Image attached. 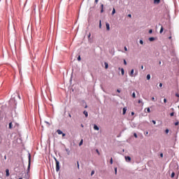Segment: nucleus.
I'll return each instance as SVG.
<instances>
[{"mask_svg": "<svg viewBox=\"0 0 179 179\" xmlns=\"http://www.w3.org/2000/svg\"><path fill=\"white\" fill-rule=\"evenodd\" d=\"M55 162L56 163V171H59V162L57 158H55Z\"/></svg>", "mask_w": 179, "mask_h": 179, "instance_id": "nucleus-1", "label": "nucleus"}, {"mask_svg": "<svg viewBox=\"0 0 179 179\" xmlns=\"http://www.w3.org/2000/svg\"><path fill=\"white\" fill-rule=\"evenodd\" d=\"M124 159H125L126 162H131V157H129V156H125Z\"/></svg>", "mask_w": 179, "mask_h": 179, "instance_id": "nucleus-2", "label": "nucleus"}, {"mask_svg": "<svg viewBox=\"0 0 179 179\" xmlns=\"http://www.w3.org/2000/svg\"><path fill=\"white\" fill-rule=\"evenodd\" d=\"M129 76H131V78H134V69H131V72L129 73Z\"/></svg>", "mask_w": 179, "mask_h": 179, "instance_id": "nucleus-3", "label": "nucleus"}, {"mask_svg": "<svg viewBox=\"0 0 179 179\" xmlns=\"http://www.w3.org/2000/svg\"><path fill=\"white\" fill-rule=\"evenodd\" d=\"M8 128L9 129H13V124H12V122H10L8 124Z\"/></svg>", "mask_w": 179, "mask_h": 179, "instance_id": "nucleus-4", "label": "nucleus"}, {"mask_svg": "<svg viewBox=\"0 0 179 179\" xmlns=\"http://www.w3.org/2000/svg\"><path fill=\"white\" fill-rule=\"evenodd\" d=\"M83 114L85 115L86 118H87V117H89V113H87V111L84 110Z\"/></svg>", "mask_w": 179, "mask_h": 179, "instance_id": "nucleus-5", "label": "nucleus"}, {"mask_svg": "<svg viewBox=\"0 0 179 179\" xmlns=\"http://www.w3.org/2000/svg\"><path fill=\"white\" fill-rule=\"evenodd\" d=\"M94 129L95 131H99V129H100V128H99V127H98L97 125L94 124Z\"/></svg>", "mask_w": 179, "mask_h": 179, "instance_id": "nucleus-6", "label": "nucleus"}, {"mask_svg": "<svg viewBox=\"0 0 179 179\" xmlns=\"http://www.w3.org/2000/svg\"><path fill=\"white\" fill-rule=\"evenodd\" d=\"M101 13H103V12H104V5L101 4Z\"/></svg>", "mask_w": 179, "mask_h": 179, "instance_id": "nucleus-7", "label": "nucleus"}, {"mask_svg": "<svg viewBox=\"0 0 179 179\" xmlns=\"http://www.w3.org/2000/svg\"><path fill=\"white\" fill-rule=\"evenodd\" d=\"M106 30H110V24H108V22H106Z\"/></svg>", "mask_w": 179, "mask_h": 179, "instance_id": "nucleus-8", "label": "nucleus"}, {"mask_svg": "<svg viewBox=\"0 0 179 179\" xmlns=\"http://www.w3.org/2000/svg\"><path fill=\"white\" fill-rule=\"evenodd\" d=\"M6 176L7 177H9V176H10L9 170H8V169H6Z\"/></svg>", "mask_w": 179, "mask_h": 179, "instance_id": "nucleus-9", "label": "nucleus"}, {"mask_svg": "<svg viewBox=\"0 0 179 179\" xmlns=\"http://www.w3.org/2000/svg\"><path fill=\"white\" fill-rule=\"evenodd\" d=\"M57 132L58 135H62V134H63L62 131H61L59 129H57Z\"/></svg>", "mask_w": 179, "mask_h": 179, "instance_id": "nucleus-10", "label": "nucleus"}, {"mask_svg": "<svg viewBox=\"0 0 179 179\" xmlns=\"http://www.w3.org/2000/svg\"><path fill=\"white\" fill-rule=\"evenodd\" d=\"M30 155L29 156V165H28V170H30Z\"/></svg>", "mask_w": 179, "mask_h": 179, "instance_id": "nucleus-11", "label": "nucleus"}, {"mask_svg": "<svg viewBox=\"0 0 179 179\" xmlns=\"http://www.w3.org/2000/svg\"><path fill=\"white\" fill-rule=\"evenodd\" d=\"M126 113H127V108H123V115H125Z\"/></svg>", "mask_w": 179, "mask_h": 179, "instance_id": "nucleus-12", "label": "nucleus"}, {"mask_svg": "<svg viewBox=\"0 0 179 179\" xmlns=\"http://www.w3.org/2000/svg\"><path fill=\"white\" fill-rule=\"evenodd\" d=\"M105 69H108V63L105 62Z\"/></svg>", "mask_w": 179, "mask_h": 179, "instance_id": "nucleus-13", "label": "nucleus"}, {"mask_svg": "<svg viewBox=\"0 0 179 179\" xmlns=\"http://www.w3.org/2000/svg\"><path fill=\"white\" fill-rule=\"evenodd\" d=\"M154 3H160V0H154Z\"/></svg>", "mask_w": 179, "mask_h": 179, "instance_id": "nucleus-14", "label": "nucleus"}, {"mask_svg": "<svg viewBox=\"0 0 179 179\" xmlns=\"http://www.w3.org/2000/svg\"><path fill=\"white\" fill-rule=\"evenodd\" d=\"M149 41H155V38L154 37L149 38Z\"/></svg>", "mask_w": 179, "mask_h": 179, "instance_id": "nucleus-15", "label": "nucleus"}, {"mask_svg": "<svg viewBox=\"0 0 179 179\" xmlns=\"http://www.w3.org/2000/svg\"><path fill=\"white\" fill-rule=\"evenodd\" d=\"M176 176V173L173 172L171 175V178H174V176Z\"/></svg>", "mask_w": 179, "mask_h": 179, "instance_id": "nucleus-16", "label": "nucleus"}, {"mask_svg": "<svg viewBox=\"0 0 179 179\" xmlns=\"http://www.w3.org/2000/svg\"><path fill=\"white\" fill-rule=\"evenodd\" d=\"M132 97H133V99H136V94H135V92H133Z\"/></svg>", "mask_w": 179, "mask_h": 179, "instance_id": "nucleus-17", "label": "nucleus"}, {"mask_svg": "<svg viewBox=\"0 0 179 179\" xmlns=\"http://www.w3.org/2000/svg\"><path fill=\"white\" fill-rule=\"evenodd\" d=\"M82 145H83V139L79 143V146H82Z\"/></svg>", "mask_w": 179, "mask_h": 179, "instance_id": "nucleus-18", "label": "nucleus"}, {"mask_svg": "<svg viewBox=\"0 0 179 179\" xmlns=\"http://www.w3.org/2000/svg\"><path fill=\"white\" fill-rule=\"evenodd\" d=\"M164 29H163V27H161V29H160V31H159V33H160V34H162V33H163V31H164Z\"/></svg>", "mask_w": 179, "mask_h": 179, "instance_id": "nucleus-19", "label": "nucleus"}, {"mask_svg": "<svg viewBox=\"0 0 179 179\" xmlns=\"http://www.w3.org/2000/svg\"><path fill=\"white\" fill-rule=\"evenodd\" d=\"M147 80H150V74L147 76Z\"/></svg>", "mask_w": 179, "mask_h": 179, "instance_id": "nucleus-20", "label": "nucleus"}, {"mask_svg": "<svg viewBox=\"0 0 179 179\" xmlns=\"http://www.w3.org/2000/svg\"><path fill=\"white\" fill-rule=\"evenodd\" d=\"M115 13V8H113L112 11V15H114Z\"/></svg>", "mask_w": 179, "mask_h": 179, "instance_id": "nucleus-21", "label": "nucleus"}, {"mask_svg": "<svg viewBox=\"0 0 179 179\" xmlns=\"http://www.w3.org/2000/svg\"><path fill=\"white\" fill-rule=\"evenodd\" d=\"M121 73H122V75H124V69H121Z\"/></svg>", "mask_w": 179, "mask_h": 179, "instance_id": "nucleus-22", "label": "nucleus"}, {"mask_svg": "<svg viewBox=\"0 0 179 179\" xmlns=\"http://www.w3.org/2000/svg\"><path fill=\"white\" fill-rule=\"evenodd\" d=\"M170 116H171V117H174V112L171 113H170Z\"/></svg>", "mask_w": 179, "mask_h": 179, "instance_id": "nucleus-23", "label": "nucleus"}, {"mask_svg": "<svg viewBox=\"0 0 179 179\" xmlns=\"http://www.w3.org/2000/svg\"><path fill=\"white\" fill-rule=\"evenodd\" d=\"M99 29H101V20L99 21Z\"/></svg>", "mask_w": 179, "mask_h": 179, "instance_id": "nucleus-24", "label": "nucleus"}, {"mask_svg": "<svg viewBox=\"0 0 179 179\" xmlns=\"http://www.w3.org/2000/svg\"><path fill=\"white\" fill-rule=\"evenodd\" d=\"M149 33H150V34H152L153 33V30L150 29V30H149Z\"/></svg>", "mask_w": 179, "mask_h": 179, "instance_id": "nucleus-25", "label": "nucleus"}, {"mask_svg": "<svg viewBox=\"0 0 179 179\" xmlns=\"http://www.w3.org/2000/svg\"><path fill=\"white\" fill-rule=\"evenodd\" d=\"M169 129H166L165 130V134H169Z\"/></svg>", "mask_w": 179, "mask_h": 179, "instance_id": "nucleus-26", "label": "nucleus"}, {"mask_svg": "<svg viewBox=\"0 0 179 179\" xmlns=\"http://www.w3.org/2000/svg\"><path fill=\"white\" fill-rule=\"evenodd\" d=\"M134 136L136 137V138H138V135L136 134V133L134 134Z\"/></svg>", "mask_w": 179, "mask_h": 179, "instance_id": "nucleus-27", "label": "nucleus"}, {"mask_svg": "<svg viewBox=\"0 0 179 179\" xmlns=\"http://www.w3.org/2000/svg\"><path fill=\"white\" fill-rule=\"evenodd\" d=\"M96 153H98L99 156H100V152H99V150H96Z\"/></svg>", "mask_w": 179, "mask_h": 179, "instance_id": "nucleus-28", "label": "nucleus"}, {"mask_svg": "<svg viewBox=\"0 0 179 179\" xmlns=\"http://www.w3.org/2000/svg\"><path fill=\"white\" fill-rule=\"evenodd\" d=\"M147 112H148V113H150V108H147Z\"/></svg>", "mask_w": 179, "mask_h": 179, "instance_id": "nucleus-29", "label": "nucleus"}, {"mask_svg": "<svg viewBox=\"0 0 179 179\" xmlns=\"http://www.w3.org/2000/svg\"><path fill=\"white\" fill-rule=\"evenodd\" d=\"M110 164H113V158H110Z\"/></svg>", "mask_w": 179, "mask_h": 179, "instance_id": "nucleus-30", "label": "nucleus"}, {"mask_svg": "<svg viewBox=\"0 0 179 179\" xmlns=\"http://www.w3.org/2000/svg\"><path fill=\"white\" fill-rule=\"evenodd\" d=\"M77 167H78V169L79 170V162H77Z\"/></svg>", "mask_w": 179, "mask_h": 179, "instance_id": "nucleus-31", "label": "nucleus"}, {"mask_svg": "<svg viewBox=\"0 0 179 179\" xmlns=\"http://www.w3.org/2000/svg\"><path fill=\"white\" fill-rule=\"evenodd\" d=\"M94 174V171H92L91 176H93Z\"/></svg>", "mask_w": 179, "mask_h": 179, "instance_id": "nucleus-32", "label": "nucleus"}, {"mask_svg": "<svg viewBox=\"0 0 179 179\" xmlns=\"http://www.w3.org/2000/svg\"><path fill=\"white\" fill-rule=\"evenodd\" d=\"M124 64L127 65V60L124 59Z\"/></svg>", "mask_w": 179, "mask_h": 179, "instance_id": "nucleus-33", "label": "nucleus"}, {"mask_svg": "<svg viewBox=\"0 0 179 179\" xmlns=\"http://www.w3.org/2000/svg\"><path fill=\"white\" fill-rule=\"evenodd\" d=\"M178 124H179V122H175V125H176V127H177V125H178Z\"/></svg>", "mask_w": 179, "mask_h": 179, "instance_id": "nucleus-34", "label": "nucleus"}, {"mask_svg": "<svg viewBox=\"0 0 179 179\" xmlns=\"http://www.w3.org/2000/svg\"><path fill=\"white\" fill-rule=\"evenodd\" d=\"M140 44H143V41L140 40Z\"/></svg>", "mask_w": 179, "mask_h": 179, "instance_id": "nucleus-35", "label": "nucleus"}, {"mask_svg": "<svg viewBox=\"0 0 179 179\" xmlns=\"http://www.w3.org/2000/svg\"><path fill=\"white\" fill-rule=\"evenodd\" d=\"M124 51H128V48H127V47H124Z\"/></svg>", "mask_w": 179, "mask_h": 179, "instance_id": "nucleus-36", "label": "nucleus"}, {"mask_svg": "<svg viewBox=\"0 0 179 179\" xmlns=\"http://www.w3.org/2000/svg\"><path fill=\"white\" fill-rule=\"evenodd\" d=\"M80 56H78V61H80Z\"/></svg>", "mask_w": 179, "mask_h": 179, "instance_id": "nucleus-37", "label": "nucleus"}, {"mask_svg": "<svg viewBox=\"0 0 179 179\" xmlns=\"http://www.w3.org/2000/svg\"><path fill=\"white\" fill-rule=\"evenodd\" d=\"M176 97H179V94H178V93H176Z\"/></svg>", "mask_w": 179, "mask_h": 179, "instance_id": "nucleus-38", "label": "nucleus"}, {"mask_svg": "<svg viewBox=\"0 0 179 179\" xmlns=\"http://www.w3.org/2000/svg\"><path fill=\"white\" fill-rule=\"evenodd\" d=\"M164 103H167V99H164Z\"/></svg>", "mask_w": 179, "mask_h": 179, "instance_id": "nucleus-39", "label": "nucleus"}, {"mask_svg": "<svg viewBox=\"0 0 179 179\" xmlns=\"http://www.w3.org/2000/svg\"><path fill=\"white\" fill-rule=\"evenodd\" d=\"M152 123H153V124H154V125H155V124H156V121L152 120Z\"/></svg>", "mask_w": 179, "mask_h": 179, "instance_id": "nucleus-40", "label": "nucleus"}, {"mask_svg": "<svg viewBox=\"0 0 179 179\" xmlns=\"http://www.w3.org/2000/svg\"><path fill=\"white\" fill-rule=\"evenodd\" d=\"M115 174H117V168H115Z\"/></svg>", "mask_w": 179, "mask_h": 179, "instance_id": "nucleus-41", "label": "nucleus"}, {"mask_svg": "<svg viewBox=\"0 0 179 179\" xmlns=\"http://www.w3.org/2000/svg\"><path fill=\"white\" fill-rule=\"evenodd\" d=\"M152 101H156V100H155V97H152Z\"/></svg>", "mask_w": 179, "mask_h": 179, "instance_id": "nucleus-42", "label": "nucleus"}, {"mask_svg": "<svg viewBox=\"0 0 179 179\" xmlns=\"http://www.w3.org/2000/svg\"><path fill=\"white\" fill-rule=\"evenodd\" d=\"M95 3H99V0H95Z\"/></svg>", "mask_w": 179, "mask_h": 179, "instance_id": "nucleus-43", "label": "nucleus"}, {"mask_svg": "<svg viewBox=\"0 0 179 179\" xmlns=\"http://www.w3.org/2000/svg\"><path fill=\"white\" fill-rule=\"evenodd\" d=\"M128 17H132V15H131V14H129V15H128Z\"/></svg>", "mask_w": 179, "mask_h": 179, "instance_id": "nucleus-44", "label": "nucleus"}, {"mask_svg": "<svg viewBox=\"0 0 179 179\" xmlns=\"http://www.w3.org/2000/svg\"><path fill=\"white\" fill-rule=\"evenodd\" d=\"M69 117L70 118H72V115L69 114Z\"/></svg>", "mask_w": 179, "mask_h": 179, "instance_id": "nucleus-45", "label": "nucleus"}, {"mask_svg": "<svg viewBox=\"0 0 179 179\" xmlns=\"http://www.w3.org/2000/svg\"><path fill=\"white\" fill-rule=\"evenodd\" d=\"M162 86H163V84L159 83V87H162Z\"/></svg>", "mask_w": 179, "mask_h": 179, "instance_id": "nucleus-46", "label": "nucleus"}, {"mask_svg": "<svg viewBox=\"0 0 179 179\" xmlns=\"http://www.w3.org/2000/svg\"><path fill=\"white\" fill-rule=\"evenodd\" d=\"M131 115H135V113L131 112Z\"/></svg>", "mask_w": 179, "mask_h": 179, "instance_id": "nucleus-47", "label": "nucleus"}, {"mask_svg": "<svg viewBox=\"0 0 179 179\" xmlns=\"http://www.w3.org/2000/svg\"><path fill=\"white\" fill-rule=\"evenodd\" d=\"M92 35L90 34H89V36H88V38H90V36H91Z\"/></svg>", "mask_w": 179, "mask_h": 179, "instance_id": "nucleus-48", "label": "nucleus"}, {"mask_svg": "<svg viewBox=\"0 0 179 179\" xmlns=\"http://www.w3.org/2000/svg\"><path fill=\"white\" fill-rule=\"evenodd\" d=\"M161 157H163V153L160 154Z\"/></svg>", "mask_w": 179, "mask_h": 179, "instance_id": "nucleus-49", "label": "nucleus"}, {"mask_svg": "<svg viewBox=\"0 0 179 179\" xmlns=\"http://www.w3.org/2000/svg\"><path fill=\"white\" fill-rule=\"evenodd\" d=\"M138 103H142V101L138 100Z\"/></svg>", "mask_w": 179, "mask_h": 179, "instance_id": "nucleus-50", "label": "nucleus"}, {"mask_svg": "<svg viewBox=\"0 0 179 179\" xmlns=\"http://www.w3.org/2000/svg\"><path fill=\"white\" fill-rule=\"evenodd\" d=\"M148 134H149V132L147 131V132L145 134V135H148Z\"/></svg>", "mask_w": 179, "mask_h": 179, "instance_id": "nucleus-51", "label": "nucleus"}, {"mask_svg": "<svg viewBox=\"0 0 179 179\" xmlns=\"http://www.w3.org/2000/svg\"><path fill=\"white\" fill-rule=\"evenodd\" d=\"M62 136H65V134L62 133Z\"/></svg>", "mask_w": 179, "mask_h": 179, "instance_id": "nucleus-52", "label": "nucleus"}, {"mask_svg": "<svg viewBox=\"0 0 179 179\" xmlns=\"http://www.w3.org/2000/svg\"><path fill=\"white\" fill-rule=\"evenodd\" d=\"M117 92L118 93H120V90H117Z\"/></svg>", "mask_w": 179, "mask_h": 179, "instance_id": "nucleus-53", "label": "nucleus"}, {"mask_svg": "<svg viewBox=\"0 0 179 179\" xmlns=\"http://www.w3.org/2000/svg\"><path fill=\"white\" fill-rule=\"evenodd\" d=\"M85 108H87V105H85Z\"/></svg>", "mask_w": 179, "mask_h": 179, "instance_id": "nucleus-54", "label": "nucleus"}, {"mask_svg": "<svg viewBox=\"0 0 179 179\" xmlns=\"http://www.w3.org/2000/svg\"><path fill=\"white\" fill-rule=\"evenodd\" d=\"M169 40H171V36H169Z\"/></svg>", "mask_w": 179, "mask_h": 179, "instance_id": "nucleus-55", "label": "nucleus"}, {"mask_svg": "<svg viewBox=\"0 0 179 179\" xmlns=\"http://www.w3.org/2000/svg\"><path fill=\"white\" fill-rule=\"evenodd\" d=\"M141 69H143V66H141Z\"/></svg>", "mask_w": 179, "mask_h": 179, "instance_id": "nucleus-56", "label": "nucleus"}, {"mask_svg": "<svg viewBox=\"0 0 179 179\" xmlns=\"http://www.w3.org/2000/svg\"><path fill=\"white\" fill-rule=\"evenodd\" d=\"M81 127H82V128H83V127H84L83 124H81Z\"/></svg>", "mask_w": 179, "mask_h": 179, "instance_id": "nucleus-57", "label": "nucleus"}, {"mask_svg": "<svg viewBox=\"0 0 179 179\" xmlns=\"http://www.w3.org/2000/svg\"><path fill=\"white\" fill-rule=\"evenodd\" d=\"M162 64V62H159V64Z\"/></svg>", "mask_w": 179, "mask_h": 179, "instance_id": "nucleus-58", "label": "nucleus"}, {"mask_svg": "<svg viewBox=\"0 0 179 179\" xmlns=\"http://www.w3.org/2000/svg\"><path fill=\"white\" fill-rule=\"evenodd\" d=\"M79 179H80V178H79Z\"/></svg>", "mask_w": 179, "mask_h": 179, "instance_id": "nucleus-59", "label": "nucleus"}]
</instances>
